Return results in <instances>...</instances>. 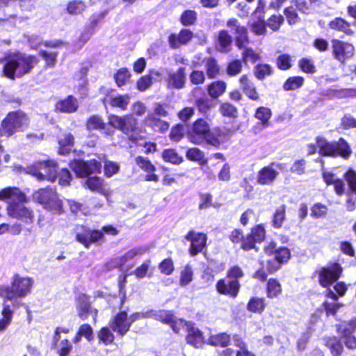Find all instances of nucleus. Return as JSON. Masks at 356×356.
I'll return each instance as SVG.
<instances>
[{
	"instance_id": "28",
	"label": "nucleus",
	"mask_w": 356,
	"mask_h": 356,
	"mask_svg": "<svg viewBox=\"0 0 356 356\" xmlns=\"http://www.w3.org/2000/svg\"><path fill=\"white\" fill-rule=\"evenodd\" d=\"M144 122L156 131L163 132L169 128V124L167 122L156 118L154 114H148L145 118Z\"/></svg>"
},
{
	"instance_id": "49",
	"label": "nucleus",
	"mask_w": 356,
	"mask_h": 356,
	"mask_svg": "<svg viewBox=\"0 0 356 356\" xmlns=\"http://www.w3.org/2000/svg\"><path fill=\"white\" fill-rule=\"evenodd\" d=\"M282 291L280 284L273 279H270L267 284V296L268 298H273L277 296Z\"/></svg>"
},
{
	"instance_id": "4",
	"label": "nucleus",
	"mask_w": 356,
	"mask_h": 356,
	"mask_svg": "<svg viewBox=\"0 0 356 356\" xmlns=\"http://www.w3.org/2000/svg\"><path fill=\"white\" fill-rule=\"evenodd\" d=\"M131 114L123 116L111 115L108 116V124L114 129H118L132 139L133 133L136 131L138 120L134 115L142 116L147 111L145 104L136 102L131 105Z\"/></svg>"
},
{
	"instance_id": "40",
	"label": "nucleus",
	"mask_w": 356,
	"mask_h": 356,
	"mask_svg": "<svg viewBox=\"0 0 356 356\" xmlns=\"http://www.w3.org/2000/svg\"><path fill=\"white\" fill-rule=\"evenodd\" d=\"M248 311L261 314L265 309L264 299L259 298H251L247 305Z\"/></svg>"
},
{
	"instance_id": "29",
	"label": "nucleus",
	"mask_w": 356,
	"mask_h": 356,
	"mask_svg": "<svg viewBox=\"0 0 356 356\" xmlns=\"http://www.w3.org/2000/svg\"><path fill=\"white\" fill-rule=\"evenodd\" d=\"M56 108L63 113H73L78 108V102L76 98L70 95L66 99L57 102Z\"/></svg>"
},
{
	"instance_id": "35",
	"label": "nucleus",
	"mask_w": 356,
	"mask_h": 356,
	"mask_svg": "<svg viewBox=\"0 0 356 356\" xmlns=\"http://www.w3.org/2000/svg\"><path fill=\"white\" fill-rule=\"evenodd\" d=\"M59 143V154L65 155L70 152L74 145V137L71 134H66L60 138Z\"/></svg>"
},
{
	"instance_id": "36",
	"label": "nucleus",
	"mask_w": 356,
	"mask_h": 356,
	"mask_svg": "<svg viewBox=\"0 0 356 356\" xmlns=\"http://www.w3.org/2000/svg\"><path fill=\"white\" fill-rule=\"evenodd\" d=\"M226 87V83L222 81H214L208 86V94L212 98H218L225 92Z\"/></svg>"
},
{
	"instance_id": "3",
	"label": "nucleus",
	"mask_w": 356,
	"mask_h": 356,
	"mask_svg": "<svg viewBox=\"0 0 356 356\" xmlns=\"http://www.w3.org/2000/svg\"><path fill=\"white\" fill-rule=\"evenodd\" d=\"M33 282L31 277L15 275L10 286H0V297L8 300L13 309L19 308L23 305L20 298L31 293Z\"/></svg>"
},
{
	"instance_id": "45",
	"label": "nucleus",
	"mask_w": 356,
	"mask_h": 356,
	"mask_svg": "<svg viewBox=\"0 0 356 356\" xmlns=\"http://www.w3.org/2000/svg\"><path fill=\"white\" fill-rule=\"evenodd\" d=\"M318 0H293L291 3L294 4L296 9L305 14H309L312 10V3Z\"/></svg>"
},
{
	"instance_id": "11",
	"label": "nucleus",
	"mask_w": 356,
	"mask_h": 356,
	"mask_svg": "<svg viewBox=\"0 0 356 356\" xmlns=\"http://www.w3.org/2000/svg\"><path fill=\"white\" fill-rule=\"evenodd\" d=\"M342 273L341 266L337 263L327 265L318 271V281L323 287L330 286L339 279Z\"/></svg>"
},
{
	"instance_id": "13",
	"label": "nucleus",
	"mask_w": 356,
	"mask_h": 356,
	"mask_svg": "<svg viewBox=\"0 0 356 356\" xmlns=\"http://www.w3.org/2000/svg\"><path fill=\"white\" fill-rule=\"evenodd\" d=\"M210 131V125L203 119L197 120L188 134L191 142L197 145L204 143L205 137Z\"/></svg>"
},
{
	"instance_id": "61",
	"label": "nucleus",
	"mask_w": 356,
	"mask_h": 356,
	"mask_svg": "<svg viewBox=\"0 0 356 356\" xmlns=\"http://www.w3.org/2000/svg\"><path fill=\"white\" fill-rule=\"evenodd\" d=\"M161 273L166 275H171L174 271V264L171 259H165L159 266Z\"/></svg>"
},
{
	"instance_id": "62",
	"label": "nucleus",
	"mask_w": 356,
	"mask_h": 356,
	"mask_svg": "<svg viewBox=\"0 0 356 356\" xmlns=\"http://www.w3.org/2000/svg\"><path fill=\"white\" fill-rule=\"evenodd\" d=\"M250 235L254 238L257 242L262 241L266 235V231L263 225H259L254 228L252 229L251 234Z\"/></svg>"
},
{
	"instance_id": "14",
	"label": "nucleus",
	"mask_w": 356,
	"mask_h": 356,
	"mask_svg": "<svg viewBox=\"0 0 356 356\" xmlns=\"http://www.w3.org/2000/svg\"><path fill=\"white\" fill-rule=\"evenodd\" d=\"M103 237L104 233L102 231L91 230L84 227H81L76 235V240L86 248H88L91 243L99 241Z\"/></svg>"
},
{
	"instance_id": "39",
	"label": "nucleus",
	"mask_w": 356,
	"mask_h": 356,
	"mask_svg": "<svg viewBox=\"0 0 356 356\" xmlns=\"http://www.w3.org/2000/svg\"><path fill=\"white\" fill-rule=\"evenodd\" d=\"M285 211L286 207L284 205H281L276 209L272 220V225L273 227L277 229L282 227L286 218Z\"/></svg>"
},
{
	"instance_id": "24",
	"label": "nucleus",
	"mask_w": 356,
	"mask_h": 356,
	"mask_svg": "<svg viewBox=\"0 0 356 356\" xmlns=\"http://www.w3.org/2000/svg\"><path fill=\"white\" fill-rule=\"evenodd\" d=\"M340 340L348 348H356V337L354 333L356 332L353 327L348 323L341 327Z\"/></svg>"
},
{
	"instance_id": "50",
	"label": "nucleus",
	"mask_w": 356,
	"mask_h": 356,
	"mask_svg": "<svg viewBox=\"0 0 356 356\" xmlns=\"http://www.w3.org/2000/svg\"><path fill=\"white\" fill-rule=\"evenodd\" d=\"M304 79L300 76H294L289 78L284 84L285 90H293L299 88L303 84Z\"/></svg>"
},
{
	"instance_id": "16",
	"label": "nucleus",
	"mask_w": 356,
	"mask_h": 356,
	"mask_svg": "<svg viewBox=\"0 0 356 356\" xmlns=\"http://www.w3.org/2000/svg\"><path fill=\"white\" fill-rule=\"evenodd\" d=\"M110 327L120 337L124 336L129 330L131 323L126 312L117 314L111 321Z\"/></svg>"
},
{
	"instance_id": "26",
	"label": "nucleus",
	"mask_w": 356,
	"mask_h": 356,
	"mask_svg": "<svg viewBox=\"0 0 356 356\" xmlns=\"http://www.w3.org/2000/svg\"><path fill=\"white\" fill-rule=\"evenodd\" d=\"M186 336V341L188 343L193 346L194 347L199 348L204 343V339L202 337V332L197 327H194V325H188Z\"/></svg>"
},
{
	"instance_id": "20",
	"label": "nucleus",
	"mask_w": 356,
	"mask_h": 356,
	"mask_svg": "<svg viewBox=\"0 0 356 356\" xmlns=\"http://www.w3.org/2000/svg\"><path fill=\"white\" fill-rule=\"evenodd\" d=\"M227 26L236 35V42L239 48L245 47L248 42V33L246 29L241 26L236 19H230L227 22Z\"/></svg>"
},
{
	"instance_id": "25",
	"label": "nucleus",
	"mask_w": 356,
	"mask_h": 356,
	"mask_svg": "<svg viewBox=\"0 0 356 356\" xmlns=\"http://www.w3.org/2000/svg\"><path fill=\"white\" fill-rule=\"evenodd\" d=\"M13 309L8 300H3L0 316V332L4 331L10 325L13 316Z\"/></svg>"
},
{
	"instance_id": "43",
	"label": "nucleus",
	"mask_w": 356,
	"mask_h": 356,
	"mask_svg": "<svg viewBox=\"0 0 356 356\" xmlns=\"http://www.w3.org/2000/svg\"><path fill=\"white\" fill-rule=\"evenodd\" d=\"M151 261H145L140 266H138L133 273V274L138 279H142L146 276L151 277L152 272L149 271Z\"/></svg>"
},
{
	"instance_id": "5",
	"label": "nucleus",
	"mask_w": 356,
	"mask_h": 356,
	"mask_svg": "<svg viewBox=\"0 0 356 356\" xmlns=\"http://www.w3.org/2000/svg\"><path fill=\"white\" fill-rule=\"evenodd\" d=\"M316 145L318 152L323 156H341L348 159L352 154V150L348 143L342 138L337 142H328L325 138L316 137Z\"/></svg>"
},
{
	"instance_id": "54",
	"label": "nucleus",
	"mask_w": 356,
	"mask_h": 356,
	"mask_svg": "<svg viewBox=\"0 0 356 356\" xmlns=\"http://www.w3.org/2000/svg\"><path fill=\"white\" fill-rule=\"evenodd\" d=\"M193 270L189 265H186L181 272L180 285L182 286L188 285L193 280Z\"/></svg>"
},
{
	"instance_id": "57",
	"label": "nucleus",
	"mask_w": 356,
	"mask_h": 356,
	"mask_svg": "<svg viewBox=\"0 0 356 356\" xmlns=\"http://www.w3.org/2000/svg\"><path fill=\"white\" fill-rule=\"evenodd\" d=\"M254 73H255V76L259 79H263L266 76L271 74L272 68L270 65H268L267 64L258 65L255 67Z\"/></svg>"
},
{
	"instance_id": "10",
	"label": "nucleus",
	"mask_w": 356,
	"mask_h": 356,
	"mask_svg": "<svg viewBox=\"0 0 356 356\" xmlns=\"http://www.w3.org/2000/svg\"><path fill=\"white\" fill-rule=\"evenodd\" d=\"M332 49L333 57L342 64L355 54V47L352 44L337 39L332 40Z\"/></svg>"
},
{
	"instance_id": "34",
	"label": "nucleus",
	"mask_w": 356,
	"mask_h": 356,
	"mask_svg": "<svg viewBox=\"0 0 356 356\" xmlns=\"http://www.w3.org/2000/svg\"><path fill=\"white\" fill-rule=\"evenodd\" d=\"M229 342L230 336L226 333L212 334L207 339V343L213 346L226 347Z\"/></svg>"
},
{
	"instance_id": "52",
	"label": "nucleus",
	"mask_w": 356,
	"mask_h": 356,
	"mask_svg": "<svg viewBox=\"0 0 356 356\" xmlns=\"http://www.w3.org/2000/svg\"><path fill=\"white\" fill-rule=\"evenodd\" d=\"M220 112L223 116L233 118H236L238 113L236 108L227 102L222 103L220 105Z\"/></svg>"
},
{
	"instance_id": "19",
	"label": "nucleus",
	"mask_w": 356,
	"mask_h": 356,
	"mask_svg": "<svg viewBox=\"0 0 356 356\" xmlns=\"http://www.w3.org/2000/svg\"><path fill=\"white\" fill-rule=\"evenodd\" d=\"M76 309L79 316L82 320L88 318L90 314L93 316L94 321H95L97 310L92 309L89 298L85 294L79 295L76 298Z\"/></svg>"
},
{
	"instance_id": "17",
	"label": "nucleus",
	"mask_w": 356,
	"mask_h": 356,
	"mask_svg": "<svg viewBox=\"0 0 356 356\" xmlns=\"http://www.w3.org/2000/svg\"><path fill=\"white\" fill-rule=\"evenodd\" d=\"M344 177L348 184L350 192L348 195L346 208L349 211L356 209V172L349 169L344 175Z\"/></svg>"
},
{
	"instance_id": "2",
	"label": "nucleus",
	"mask_w": 356,
	"mask_h": 356,
	"mask_svg": "<svg viewBox=\"0 0 356 356\" xmlns=\"http://www.w3.org/2000/svg\"><path fill=\"white\" fill-rule=\"evenodd\" d=\"M3 72L5 76L15 79L29 73L38 63V59L22 52L9 53L4 58Z\"/></svg>"
},
{
	"instance_id": "6",
	"label": "nucleus",
	"mask_w": 356,
	"mask_h": 356,
	"mask_svg": "<svg viewBox=\"0 0 356 356\" xmlns=\"http://www.w3.org/2000/svg\"><path fill=\"white\" fill-rule=\"evenodd\" d=\"M29 124V119L22 111L10 112L2 121L0 136L8 138L15 132L24 131Z\"/></svg>"
},
{
	"instance_id": "9",
	"label": "nucleus",
	"mask_w": 356,
	"mask_h": 356,
	"mask_svg": "<svg viewBox=\"0 0 356 356\" xmlns=\"http://www.w3.org/2000/svg\"><path fill=\"white\" fill-rule=\"evenodd\" d=\"M265 252L274 255V261H268L270 271H275L280 268L282 263L286 262L291 256L290 251L286 248H276V244L271 242L265 248Z\"/></svg>"
},
{
	"instance_id": "8",
	"label": "nucleus",
	"mask_w": 356,
	"mask_h": 356,
	"mask_svg": "<svg viewBox=\"0 0 356 356\" xmlns=\"http://www.w3.org/2000/svg\"><path fill=\"white\" fill-rule=\"evenodd\" d=\"M27 173L32 174L38 180L47 179L51 182L56 180L57 165L54 161H39L28 168Z\"/></svg>"
},
{
	"instance_id": "48",
	"label": "nucleus",
	"mask_w": 356,
	"mask_h": 356,
	"mask_svg": "<svg viewBox=\"0 0 356 356\" xmlns=\"http://www.w3.org/2000/svg\"><path fill=\"white\" fill-rule=\"evenodd\" d=\"M130 97L129 95H118L111 97L110 104L113 107H118L122 110H125L129 103Z\"/></svg>"
},
{
	"instance_id": "31",
	"label": "nucleus",
	"mask_w": 356,
	"mask_h": 356,
	"mask_svg": "<svg viewBox=\"0 0 356 356\" xmlns=\"http://www.w3.org/2000/svg\"><path fill=\"white\" fill-rule=\"evenodd\" d=\"M241 88L243 92L251 99L257 100L259 99V95L256 91L255 86L249 80L246 75H243L240 79Z\"/></svg>"
},
{
	"instance_id": "55",
	"label": "nucleus",
	"mask_w": 356,
	"mask_h": 356,
	"mask_svg": "<svg viewBox=\"0 0 356 356\" xmlns=\"http://www.w3.org/2000/svg\"><path fill=\"white\" fill-rule=\"evenodd\" d=\"M129 79L130 73L126 68L119 70L115 76V82L119 87L125 85Z\"/></svg>"
},
{
	"instance_id": "44",
	"label": "nucleus",
	"mask_w": 356,
	"mask_h": 356,
	"mask_svg": "<svg viewBox=\"0 0 356 356\" xmlns=\"http://www.w3.org/2000/svg\"><path fill=\"white\" fill-rule=\"evenodd\" d=\"M271 111L268 108L261 106L258 108L254 114L255 118L261 122L264 127L268 125V120L271 117Z\"/></svg>"
},
{
	"instance_id": "1",
	"label": "nucleus",
	"mask_w": 356,
	"mask_h": 356,
	"mask_svg": "<svg viewBox=\"0 0 356 356\" xmlns=\"http://www.w3.org/2000/svg\"><path fill=\"white\" fill-rule=\"evenodd\" d=\"M0 200L8 203L6 211L10 218L26 224H31L33 222V211L24 205L26 195L18 188L7 187L1 190Z\"/></svg>"
},
{
	"instance_id": "59",
	"label": "nucleus",
	"mask_w": 356,
	"mask_h": 356,
	"mask_svg": "<svg viewBox=\"0 0 356 356\" xmlns=\"http://www.w3.org/2000/svg\"><path fill=\"white\" fill-rule=\"evenodd\" d=\"M40 56L45 60L47 67H54L56 62L57 53L55 51H40Z\"/></svg>"
},
{
	"instance_id": "7",
	"label": "nucleus",
	"mask_w": 356,
	"mask_h": 356,
	"mask_svg": "<svg viewBox=\"0 0 356 356\" xmlns=\"http://www.w3.org/2000/svg\"><path fill=\"white\" fill-rule=\"evenodd\" d=\"M33 198L42 205L45 209L56 213L62 211V201L58 197L56 192L52 188H40L33 194Z\"/></svg>"
},
{
	"instance_id": "21",
	"label": "nucleus",
	"mask_w": 356,
	"mask_h": 356,
	"mask_svg": "<svg viewBox=\"0 0 356 356\" xmlns=\"http://www.w3.org/2000/svg\"><path fill=\"white\" fill-rule=\"evenodd\" d=\"M186 82L185 67H181L176 72L170 71L168 74L167 86L170 89H181Z\"/></svg>"
},
{
	"instance_id": "56",
	"label": "nucleus",
	"mask_w": 356,
	"mask_h": 356,
	"mask_svg": "<svg viewBox=\"0 0 356 356\" xmlns=\"http://www.w3.org/2000/svg\"><path fill=\"white\" fill-rule=\"evenodd\" d=\"M98 337L104 344L111 343L114 340V335L108 327H102L98 334Z\"/></svg>"
},
{
	"instance_id": "51",
	"label": "nucleus",
	"mask_w": 356,
	"mask_h": 356,
	"mask_svg": "<svg viewBox=\"0 0 356 356\" xmlns=\"http://www.w3.org/2000/svg\"><path fill=\"white\" fill-rule=\"evenodd\" d=\"M207 74L209 78H215L219 73V67L213 58H209L206 60Z\"/></svg>"
},
{
	"instance_id": "64",
	"label": "nucleus",
	"mask_w": 356,
	"mask_h": 356,
	"mask_svg": "<svg viewBox=\"0 0 356 356\" xmlns=\"http://www.w3.org/2000/svg\"><path fill=\"white\" fill-rule=\"evenodd\" d=\"M204 156V152L198 148H191L186 152V157L191 161H200Z\"/></svg>"
},
{
	"instance_id": "53",
	"label": "nucleus",
	"mask_w": 356,
	"mask_h": 356,
	"mask_svg": "<svg viewBox=\"0 0 356 356\" xmlns=\"http://www.w3.org/2000/svg\"><path fill=\"white\" fill-rule=\"evenodd\" d=\"M197 19V13L194 10L184 11L180 17V22L184 26H190L195 23Z\"/></svg>"
},
{
	"instance_id": "63",
	"label": "nucleus",
	"mask_w": 356,
	"mask_h": 356,
	"mask_svg": "<svg viewBox=\"0 0 356 356\" xmlns=\"http://www.w3.org/2000/svg\"><path fill=\"white\" fill-rule=\"evenodd\" d=\"M284 18L282 15H272L267 22V26L273 31H277L283 23Z\"/></svg>"
},
{
	"instance_id": "33",
	"label": "nucleus",
	"mask_w": 356,
	"mask_h": 356,
	"mask_svg": "<svg viewBox=\"0 0 356 356\" xmlns=\"http://www.w3.org/2000/svg\"><path fill=\"white\" fill-rule=\"evenodd\" d=\"M149 248L147 245H142L136 247L125 253L124 255L120 257V264L123 265L129 261L134 259L136 257H140L147 252H148Z\"/></svg>"
},
{
	"instance_id": "37",
	"label": "nucleus",
	"mask_w": 356,
	"mask_h": 356,
	"mask_svg": "<svg viewBox=\"0 0 356 356\" xmlns=\"http://www.w3.org/2000/svg\"><path fill=\"white\" fill-rule=\"evenodd\" d=\"M232 42V37L226 31H221L218 34L217 49L221 52H227Z\"/></svg>"
},
{
	"instance_id": "27",
	"label": "nucleus",
	"mask_w": 356,
	"mask_h": 356,
	"mask_svg": "<svg viewBox=\"0 0 356 356\" xmlns=\"http://www.w3.org/2000/svg\"><path fill=\"white\" fill-rule=\"evenodd\" d=\"M86 184L90 190L101 193L106 197L111 194L109 189L105 186L103 181L96 176L88 177Z\"/></svg>"
},
{
	"instance_id": "12",
	"label": "nucleus",
	"mask_w": 356,
	"mask_h": 356,
	"mask_svg": "<svg viewBox=\"0 0 356 356\" xmlns=\"http://www.w3.org/2000/svg\"><path fill=\"white\" fill-rule=\"evenodd\" d=\"M70 167L77 176L83 177L90 174L99 172L102 165L95 159L87 162L82 160H74L70 163Z\"/></svg>"
},
{
	"instance_id": "46",
	"label": "nucleus",
	"mask_w": 356,
	"mask_h": 356,
	"mask_svg": "<svg viewBox=\"0 0 356 356\" xmlns=\"http://www.w3.org/2000/svg\"><path fill=\"white\" fill-rule=\"evenodd\" d=\"M325 345L330 348L333 356H340L343 350L341 342L335 338H329L326 339Z\"/></svg>"
},
{
	"instance_id": "32",
	"label": "nucleus",
	"mask_w": 356,
	"mask_h": 356,
	"mask_svg": "<svg viewBox=\"0 0 356 356\" xmlns=\"http://www.w3.org/2000/svg\"><path fill=\"white\" fill-rule=\"evenodd\" d=\"M329 27L333 30L341 31L348 35H353L350 24L341 17H336L329 23Z\"/></svg>"
},
{
	"instance_id": "22",
	"label": "nucleus",
	"mask_w": 356,
	"mask_h": 356,
	"mask_svg": "<svg viewBox=\"0 0 356 356\" xmlns=\"http://www.w3.org/2000/svg\"><path fill=\"white\" fill-rule=\"evenodd\" d=\"M193 33L188 29H182L178 33H171L168 36V43L171 48L177 49L181 45L187 44L193 38Z\"/></svg>"
},
{
	"instance_id": "47",
	"label": "nucleus",
	"mask_w": 356,
	"mask_h": 356,
	"mask_svg": "<svg viewBox=\"0 0 356 356\" xmlns=\"http://www.w3.org/2000/svg\"><path fill=\"white\" fill-rule=\"evenodd\" d=\"M86 5L82 1H72L67 6V11L70 15H80L86 9Z\"/></svg>"
},
{
	"instance_id": "42",
	"label": "nucleus",
	"mask_w": 356,
	"mask_h": 356,
	"mask_svg": "<svg viewBox=\"0 0 356 356\" xmlns=\"http://www.w3.org/2000/svg\"><path fill=\"white\" fill-rule=\"evenodd\" d=\"M154 76H159L157 71H152L148 76H142L137 82V88L140 91H145L152 83V79Z\"/></svg>"
},
{
	"instance_id": "60",
	"label": "nucleus",
	"mask_w": 356,
	"mask_h": 356,
	"mask_svg": "<svg viewBox=\"0 0 356 356\" xmlns=\"http://www.w3.org/2000/svg\"><path fill=\"white\" fill-rule=\"evenodd\" d=\"M135 162L136 165L144 172L149 171L153 169V167H154L147 158L141 156H136Z\"/></svg>"
},
{
	"instance_id": "30",
	"label": "nucleus",
	"mask_w": 356,
	"mask_h": 356,
	"mask_svg": "<svg viewBox=\"0 0 356 356\" xmlns=\"http://www.w3.org/2000/svg\"><path fill=\"white\" fill-rule=\"evenodd\" d=\"M87 128L89 130L99 129L102 130L106 135H112L114 131L112 129L106 127L102 118L97 115L90 117L87 122Z\"/></svg>"
},
{
	"instance_id": "38",
	"label": "nucleus",
	"mask_w": 356,
	"mask_h": 356,
	"mask_svg": "<svg viewBox=\"0 0 356 356\" xmlns=\"http://www.w3.org/2000/svg\"><path fill=\"white\" fill-rule=\"evenodd\" d=\"M162 158L164 161L170 163L172 164H180L183 159L179 156L174 149H165L162 153Z\"/></svg>"
},
{
	"instance_id": "41",
	"label": "nucleus",
	"mask_w": 356,
	"mask_h": 356,
	"mask_svg": "<svg viewBox=\"0 0 356 356\" xmlns=\"http://www.w3.org/2000/svg\"><path fill=\"white\" fill-rule=\"evenodd\" d=\"M54 342L56 352L60 356H67L72 349V345L67 339Z\"/></svg>"
},
{
	"instance_id": "58",
	"label": "nucleus",
	"mask_w": 356,
	"mask_h": 356,
	"mask_svg": "<svg viewBox=\"0 0 356 356\" xmlns=\"http://www.w3.org/2000/svg\"><path fill=\"white\" fill-rule=\"evenodd\" d=\"M56 179L60 186H66L70 184L72 177L68 170L63 168L60 171H57Z\"/></svg>"
},
{
	"instance_id": "15",
	"label": "nucleus",
	"mask_w": 356,
	"mask_h": 356,
	"mask_svg": "<svg viewBox=\"0 0 356 356\" xmlns=\"http://www.w3.org/2000/svg\"><path fill=\"white\" fill-rule=\"evenodd\" d=\"M185 239L191 243L190 254L192 256H195L202 251L206 245L207 237L204 233L191 230L186 235Z\"/></svg>"
},
{
	"instance_id": "18",
	"label": "nucleus",
	"mask_w": 356,
	"mask_h": 356,
	"mask_svg": "<svg viewBox=\"0 0 356 356\" xmlns=\"http://www.w3.org/2000/svg\"><path fill=\"white\" fill-rule=\"evenodd\" d=\"M240 288L238 280L231 279H221L216 284V289L220 294L232 298L236 297Z\"/></svg>"
},
{
	"instance_id": "23",
	"label": "nucleus",
	"mask_w": 356,
	"mask_h": 356,
	"mask_svg": "<svg viewBox=\"0 0 356 356\" xmlns=\"http://www.w3.org/2000/svg\"><path fill=\"white\" fill-rule=\"evenodd\" d=\"M278 175V172L273 168V164L261 168L257 174V181L261 185L273 184Z\"/></svg>"
}]
</instances>
